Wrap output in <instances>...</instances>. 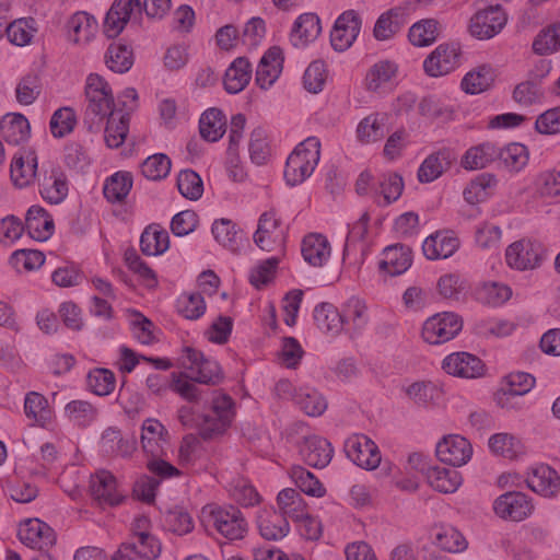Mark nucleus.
<instances>
[{"instance_id":"8","label":"nucleus","mask_w":560,"mask_h":560,"mask_svg":"<svg viewBox=\"0 0 560 560\" xmlns=\"http://www.w3.org/2000/svg\"><path fill=\"white\" fill-rule=\"evenodd\" d=\"M463 328L462 318L452 312L438 313L428 318L422 327V338L430 345H440L453 339Z\"/></svg>"},{"instance_id":"15","label":"nucleus","mask_w":560,"mask_h":560,"mask_svg":"<svg viewBox=\"0 0 560 560\" xmlns=\"http://www.w3.org/2000/svg\"><path fill=\"white\" fill-rule=\"evenodd\" d=\"M18 535L23 545L39 551L54 546L56 542L54 529L38 518H27L22 522Z\"/></svg>"},{"instance_id":"53","label":"nucleus","mask_w":560,"mask_h":560,"mask_svg":"<svg viewBox=\"0 0 560 560\" xmlns=\"http://www.w3.org/2000/svg\"><path fill=\"white\" fill-rule=\"evenodd\" d=\"M385 124V115L372 114L366 116L357 128L358 138L364 143H372L383 139L386 133Z\"/></svg>"},{"instance_id":"10","label":"nucleus","mask_w":560,"mask_h":560,"mask_svg":"<svg viewBox=\"0 0 560 560\" xmlns=\"http://www.w3.org/2000/svg\"><path fill=\"white\" fill-rule=\"evenodd\" d=\"M544 249L540 244L529 240H520L508 246L505 260L509 267L520 271L538 268L542 261Z\"/></svg>"},{"instance_id":"25","label":"nucleus","mask_w":560,"mask_h":560,"mask_svg":"<svg viewBox=\"0 0 560 560\" xmlns=\"http://www.w3.org/2000/svg\"><path fill=\"white\" fill-rule=\"evenodd\" d=\"M66 28L69 42L78 46H85L94 39L98 25L93 15L79 11L69 18Z\"/></svg>"},{"instance_id":"6","label":"nucleus","mask_w":560,"mask_h":560,"mask_svg":"<svg viewBox=\"0 0 560 560\" xmlns=\"http://www.w3.org/2000/svg\"><path fill=\"white\" fill-rule=\"evenodd\" d=\"M202 518L229 540L242 539L248 530L243 513L233 505H207L202 509Z\"/></svg>"},{"instance_id":"20","label":"nucleus","mask_w":560,"mask_h":560,"mask_svg":"<svg viewBox=\"0 0 560 560\" xmlns=\"http://www.w3.org/2000/svg\"><path fill=\"white\" fill-rule=\"evenodd\" d=\"M343 329L351 337L361 335L370 323L369 307L365 300L350 296L341 304Z\"/></svg>"},{"instance_id":"9","label":"nucleus","mask_w":560,"mask_h":560,"mask_svg":"<svg viewBox=\"0 0 560 560\" xmlns=\"http://www.w3.org/2000/svg\"><path fill=\"white\" fill-rule=\"evenodd\" d=\"M347 457L366 470H373L381 464L378 446L364 434H352L345 442Z\"/></svg>"},{"instance_id":"59","label":"nucleus","mask_w":560,"mask_h":560,"mask_svg":"<svg viewBox=\"0 0 560 560\" xmlns=\"http://www.w3.org/2000/svg\"><path fill=\"white\" fill-rule=\"evenodd\" d=\"M86 383L95 395L107 396L115 389L116 378L110 370L94 369L88 374Z\"/></svg>"},{"instance_id":"57","label":"nucleus","mask_w":560,"mask_h":560,"mask_svg":"<svg viewBox=\"0 0 560 560\" xmlns=\"http://www.w3.org/2000/svg\"><path fill=\"white\" fill-rule=\"evenodd\" d=\"M489 447L495 455L513 459L522 453L521 442L509 433H497L490 436Z\"/></svg>"},{"instance_id":"58","label":"nucleus","mask_w":560,"mask_h":560,"mask_svg":"<svg viewBox=\"0 0 560 560\" xmlns=\"http://www.w3.org/2000/svg\"><path fill=\"white\" fill-rule=\"evenodd\" d=\"M493 175L481 174L471 180L464 190V198L470 205L485 201L489 196V189L495 185Z\"/></svg>"},{"instance_id":"52","label":"nucleus","mask_w":560,"mask_h":560,"mask_svg":"<svg viewBox=\"0 0 560 560\" xmlns=\"http://www.w3.org/2000/svg\"><path fill=\"white\" fill-rule=\"evenodd\" d=\"M36 32V22L32 18L16 19L7 26L9 42L20 47L28 45Z\"/></svg>"},{"instance_id":"3","label":"nucleus","mask_w":560,"mask_h":560,"mask_svg":"<svg viewBox=\"0 0 560 560\" xmlns=\"http://www.w3.org/2000/svg\"><path fill=\"white\" fill-rule=\"evenodd\" d=\"M168 444V431L154 418L143 421L141 427V445L143 452L151 456L147 462V468L152 475L161 478H171L179 475V470L162 459L165 446Z\"/></svg>"},{"instance_id":"5","label":"nucleus","mask_w":560,"mask_h":560,"mask_svg":"<svg viewBox=\"0 0 560 560\" xmlns=\"http://www.w3.org/2000/svg\"><path fill=\"white\" fill-rule=\"evenodd\" d=\"M320 158V141L308 137L300 142L288 156L284 167V179L288 185L296 186L304 183L315 171Z\"/></svg>"},{"instance_id":"29","label":"nucleus","mask_w":560,"mask_h":560,"mask_svg":"<svg viewBox=\"0 0 560 560\" xmlns=\"http://www.w3.org/2000/svg\"><path fill=\"white\" fill-rule=\"evenodd\" d=\"M411 262V249L408 246L396 244L384 249L380 269L388 276H399L410 268Z\"/></svg>"},{"instance_id":"33","label":"nucleus","mask_w":560,"mask_h":560,"mask_svg":"<svg viewBox=\"0 0 560 560\" xmlns=\"http://www.w3.org/2000/svg\"><path fill=\"white\" fill-rule=\"evenodd\" d=\"M428 483L441 493H454L463 483V477L454 468L430 466L425 470Z\"/></svg>"},{"instance_id":"38","label":"nucleus","mask_w":560,"mask_h":560,"mask_svg":"<svg viewBox=\"0 0 560 560\" xmlns=\"http://www.w3.org/2000/svg\"><path fill=\"white\" fill-rule=\"evenodd\" d=\"M499 147L493 142H483L469 148L462 158L460 164L465 170L475 171L487 167L498 160Z\"/></svg>"},{"instance_id":"21","label":"nucleus","mask_w":560,"mask_h":560,"mask_svg":"<svg viewBox=\"0 0 560 560\" xmlns=\"http://www.w3.org/2000/svg\"><path fill=\"white\" fill-rule=\"evenodd\" d=\"M459 65V49L455 45H439L424 60V71L430 77L450 73Z\"/></svg>"},{"instance_id":"48","label":"nucleus","mask_w":560,"mask_h":560,"mask_svg":"<svg viewBox=\"0 0 560 560\" xmlns=\"http://www.w3.org/2000/svg\"><path fill=\"white\" fill-rule=\"evenodd\" d=\"M105 63L113 72H127L133 65L131 48L119 42L112 43L105 52Z\"/></svg>"},{"instance_id":"16","label":"nucleus","mask_w":560,"mask_h":560,"mask_svg":"<svg viewBox=\"0 0 560 560\" xmlns=\"http://www.w3.org/2000/svg\"><path fill=\"white\" fill-rule=\"evenodd\" d=\"M472 455V447L467 439L459 434L444 436L436 444V456L453 467L465 465Z\"/></svg>"},{"instance_id":"14","label":"nucleus","mask_w":560,"mask_h":560,"mask_svg":"<svg viewBox=\"0 0 560 560\" xmlns=\"http://www.w3.org/2000/svg\"><path fill=\"white\" fill-rule=\"evenodd\" d=\"M284 231L273 211L264 212L254 234V243L265 252H272L284 244Z\"/></svg>"},{"instance_id":"28","label":"nucleus","mask_w":560,"mask_h":560,"mask_svg":"<svg viewBox=\"0 0 560 560\" xmlns=\"http://www.w3.org/2000/svg\"><path fill=\"white\" fill-rule=\"evenodd\" d=\"M458 247V238L447 231H440L428 236L422 244L424 256L431 260L448 258Z\"/></svg>"},{"instance_id":"51","label":"nucleus","mask_w":560,"mask_h":560,"mask_svg":"<svg viewBox=\"0 0 560 560\" xmlns=\"http://www.w3.org/2000/svg\"><path fill=\"white\" fill-rule=\"evenodd\" d=\"M132 187V176L128 172H117L106 179L103 192L109 202H121Z\"/></svg>"},{"instance_id":"12","label":"nucleus","mask_w":560,"mask_h":560,"mask_svg":"<svg viewBox=\"0 0 560 560\" xmlns=\"http://www.w3.org/2000/svg\"><path fill=\"white\" fill-rule=\"evenodd\" d=\"M506 15L499 4L479 10L470 20V34L479 39H489L505 25Z\"/></svg>"},{"instance_id":"44","label":"nucleus","mask_w":560,"mask_h":560,"mask_svg":"<svg viewBox=\"0 0 560 560\" xmlns=\"http://www.w3.org/2000/svg\"><path fill=\"white\" fill-rule=\"evenodd\" d=\"M226 119L223 113L217 108L206 110L199 120L201 137L210 142H215L225 132Z\"/></svg>"},{"instance_id":"32","label":"nucleus","mask_w":560,"mask_h":560,"mask_svg":"<svg viewBox=\"0 0 560 560\" xmlns=\"http://www.w3.org/2000/svg\"><path fill=\"white\" fill-rule=\"evenodd\" d=\"M37 156L31 150L15 154L11 163V179L16 187L28 186L36 176Z\"/></svg>"},{"instance_id":"23","label":"nucleus","mask_w":560,"mask_h":560,"mask_svg":"<svg viewBox=\"0 0 560 560\" xmlns=\"http://www.w3.org/2000/svg\"><path fill=\"white\" fill-rule=\"evenodd\" d=\"M526 483L530 490L545 498H553L560 492V476L546 464L532 468L526 476Z\"/></svg>"},{"instance_id":"19","label":"nucleus","mask_w":560,"mask_h":560,"mask_svg":"<svg viewBox=\"0 0 560 560\" xmlns=\"http://www.w3.org/2000/svg\"><path fill=\"white\" fill-rule=\"evenodd\" d=\"M398 74V65L390 60H380L366 72L365 89L369 92L386 94L393 91Z\"/></svg>"},{"instance_id":"45","label":"nucleus","mask_w":560,"mask_h":560,"mask_svg":"<svg viewBox=\"0 0 560 560\" xmlns=\"http://www.w3.org/2000/svg\"><path fill=\"white\" fill-rule=\"evenodd\" d=\"M170 247V236L165 230L159 226H148L140 237L141 252L147 256H158Z\"/></svg>"},{"instance_id":"18","label":"nucleus","mask_w":560,"mask_h":560,"mask_svg":"<svg viewBox=\"0 0 560 560\" xmlns=\"http://www.w3.org/2000/svg\"><path fill=\"white\" fill-rule=\"evenodd\" d=\"M299 454L308 466L325 468L332 459L334 448L325 438L308 435L300 442Z\"/></svg>"},{"instance_id":"64","label":"nucleus","mask_w":560,"mask_h":560,"mask_svg":"<svg viewBox=\"0 0 560 560\" xmlns=\"http://www.w3.org/2000/svg\"><path fill=\"white\" fill-rule=\"evenodd\" d=\"M560 48V24L542 30L533 43V49L538 55H548Z\"/></svg>"},{"instance_id":"46","label":"nucleus","mask_w":560,"mask_h":560,"mask_svg":"<svg viewBox=\"0 0 560 560\" xmlns=\"http://www.w3.org/2000/svg\"><path fill=\"white\" fill-rule=\"evenodd\" d=\"M294 402L310 417H318L327 409L325 397L315 388L301 387L294 395Z\"/></svg>"},{"instance_id":"47","label":"nucleus","mask_w":560,"mask_h":560,"mask_svg":"<svg viewBox=\"0 0 560 560\" xmlns=\"http://www.w3.org/2000/svg\"><path fill=\"white\" fill-rule=\"evenodd\" d=\"M407 397L417 406L429 408L441 398V390L432 382H415L405 388Z\"/></svg>"},{"instance_id":"2","label":"nucleus","mask_w":560,"mask_h":560,"mask_svg":"<svg viewBox=\"0 0 560 560\" xmlns=\"http://www.w3.org/2000/svg\"><path fill=\"white\" fill-rule=\"evenodd\" d=\"M235 417V400L223 392H215L210 408L197 417L196 429L203 441H215L229 431Z\"/></svg>"},{"instance_id":"7","label":"nucleus","mask_w":560,"mask_h":560,"mask_svg":"<svg viewBox=\"0 0 560 560\" xmlns=\"http://www.w3.org/2000/svg\"><path fill=\"white\" fill-rule=\"evenodd\" d=\"M182 366L189 374V378L198 384L215 386L224 380L221 365L191 347L183 349Z\"/></svg>"},{"instance_id":"34","label":"nucleus","mask_w":560,"mask_h":560,"mask_svg":"<svg viewBox=\"0 0 560 560\" xmlns=\"http://www.w3.org/2000/svg\"><path fill=\"white\" fill-rule=\"evenodd\" d=\"M301 252L304 260L311 266L322 267L328 261L331 248L324 235L312 233L303 238Z\"/></svg>"},{"instance_id":"41","label":"nucleus","mask_w":560,"mask_h":560,"mask_svg":"<svg viewBox=\"0 0 560 560\" xmlns=\"http://www.w3.org/2000/svg\"><path fill=\"white\" fill-rule=\"evenodd\" d=\"M39 192L44 200L51 205H58L65 200L68 195V180L60 170H52L44 177Z\"/></svg>"},{"instance_id":"35","label":"nucleus","mask_w":560,"mask_h":560,"mask_svg":"<svg viewBox=\"0 0 560 560\" xmlns=\"http://www.w3.org/2000/svg\"><path fill=\"white\" fill-rule=\"evenodd\" d=\"M257 526L262 538L279 540L284 538L290 530L285 517L273 510H264L257 516Z\"/></svg>"},{"instance_id":"11","label":"nucleus","mask_w":560,"mask_h":560,"mask_svg":"<svg viewBox=\"0 0 560 560\" xmlns=\"http://www.w3.org/2000/svg\"><path fill=\"white\" fill-rule=\"evenodd\" d=\"M533 510L530 499L518 491L505 492L493 502V511L502 520L520 522L527 518Z\"/></svg>"},{"instance_id":"4","label":"nucleus","mask_w":560,"mask_h":560,"mask_svg":"<svg viewBox=\"0 0 560 560\" xmlns=\"http://www.w3.org/2000/svg\"><path fill=\"white\" fill-rule=\"evenodd\" d=\"M86 109L84 125L88 130H100L104 119L115 113L114 97L109 84L98 74L91 73L85 82Z\"/></svg>"},{"instance_id":"13","label":"nucleus","mask_w":560,"mask_h":560,"mask_svg":"<svg viewBox=\"0 0 560 560\" xmlns=\"http://www.w3.org/2000/svg\"><path fill=\"white\" fill-rule=\"evenodd\" d=\"M161 551V542L155 536L141 535L132 541L121 544L112 560H155Z\"/></svg>"},{"instance_id":"17","label":"nucleus","mask_w":560,"mask_h":560,"mask_svg":"<svg viewBox=\"0 0 560 560\" xmlns=\"http://www.w3.org/2000/svg\"><path fill=\"white\" fill-rule=\"evenodd\" d=\"M361 30L359 14L349 10L343 12L335 22L330 33V43L335 50L345 51L355 40Z\"/></svg>"},{"instance_id":"39","label":"nucleus","mask_w":560,"mask_h":560,"mask_svg":"<svg viewBox=\"0 0 560 560\" xmlns=\"http://www.w3.org/2000/svg\"><path fill=\"white\" fill-rule=\"evenodd\" d=\"M252 78V67L246 58H236L226 69L224 75V88L230 94H237L243 91Z\"/></svg>"},{"instance_id":"60","label":"nucleus","mask_w":560,"mask_h":560,"mask_svg":"<svg viewBox=\"0 0 560 560\" xmlns=\"http://www.w3.org/2000/svg\"><path fill=\"white\" fill-rule=\"evenodd\" d=\"M196 383L189 378L187 372L172 373L170 388L189 402H199L201 400V392Z\"/></svg>"},{"instance_id":"61","label":"nucleus","mask_w":560,"mask_h":560,"mask_svg":"<svg viewBox=\"0 0 560 560\" xmlns=\"http://www.w3.org/2000/svg\"><path fill=\"white\" fill-rule=\"evenodd\" d=\"M177 188L186 199L198 200L203 192V183L195 171L184 170L177 176Z\"/></svg>"},{"instance_id":"1","label":"nucleus","mask_w":560,"mask_h":560,"mask_svg":"<svg viewBox=\"0 0 560 560\" xmlns=\"http://www.w3.org/2000/svg\"><path fill=\"white\" fill-rule=\"evenodd\" d=\"M171 8V0H115L109 8L105 21L104 33L107 37L118 36L127 22L139 20L142 9L152 19L163 18Z\"/></svg>"},{"instance_id":"43","label":"nucleus","mask_w":560,"mask_h":560,"mask_svg":"<svg viewBox=\"0 0 560 560\" xmlns=\"http://www.w3.org/2000/svg\"><path fill=\"white\" fill-rule=\"evenodd\" d=\"M452 163L450 152L441 150L430 154L418 170V179L421 183H431L438 179Z\"/></svg>"},{"instance_id":"62","label":"nucleus","mask_w":560,"mask_h":560,"mask_svg":"<svg viewBox=\"0 0 560 560\" xmlns=\"http://www.w3.org/2000/svg\"><path fill=\"white\" fill-rule=\"evenodd\" d=\"M171 166V160L166 154L156 153L143 161L141 173L148 179L160 180L168 175Z\"/></svg>"},{"instance_id":"27","label":"nucleus","mask_w":560,"mask_h":560,"mask_svg":"<svg viewBox=\"0 0 560 560\" xmlns=\"http://www.w3.org/2000/svg\"><path fill=\"white\" fill-rule=\"evenodd\" d=\"M91 492L101 504L117 505L124 499L116 478L107 470H101L92 477Z\"/></svg>"},{"instance_id":"36","label":"nucleus","mask_w":560,"mask_h":560,"mask_svg":"<svg viewBox=\"0 0 560 560\" xmlns=\"http://www.w3.org/2000/svg\"><path fill=\"white\" fill-rule=\"evenodd\" d=\"M28 234L36 241H46L54 233V220L51 215L40 206H32L25 219Z\"/></svg>"},{"instance_id":"49","label":"nucleus","mask_w":560,"mask_h":560,"mask_svg":"<svg viewBox=\"0 0 560 560\" xmlns=\"http://www.w3.org/2000/svg\"><path fill=\"white\" fill-rule=\"evenodd\" d=\"M65 416L78 427H89L98 417V410L88 400L75 399L65 406Z\"/></svg>"},{"instance_id":"24","label":"nucleus","mask_w":560,"mask_h":560,"mask_svg":"<svg viewBox=\"0 0 560 560\" xmlns=\"http://www.w3.org/2000/svg\"><path fill=\"white\" fill-rule=\"evenodd\" d=\"M283 51L278 46L270 47L261 57L257 70L255 81L262 90H268L278 80L283 68Z\"/></svg>"},{"instance_id":"26","label":"nucleus","mask_w":560,"mask_h":560,"mask_svg":"<svg viewBox=\"0 0 560 560\" xmlns=\"http://www.w3.org/2000/svg\"><path fill=\"white\" fill-rule=\"evenodd\" d=\"M535 385V377L525 372H514L505 376L502 387L495 395L498 405L510 407V399L527 394Z\"/></svg>"},{"instance_id":"55","label":"nucleus","mask_w":560,"mask_h":560,"mask_svg":"<svg viewBox=\"0 0 560 560\" xmlns=\"http://www.w3.org/2000/svg\"><path fill=\"white\" fill-rule=\"evenodd\" d=\"M24 411L28 419H32L40 427H45L50 420V410L47 399L36 392H31L26 395Z\"/></svg>"},{"instance_id":"37","label":"nucleus","mask_w":560,"mask_h":560,"mask_svg":"<svg viewBox=\"0 0 560 560\" xmlns=\"http://www.w3.org/2000/svg\"><path fill=\"white\" fill-rule=\"evenodd\" d=\"M0 132L7 142L20 144L30 138V122L22 114L9 113L0 120Z\"/></svg>"},{"instance_id":"63","label":"nucleus","mask_w":560,"mask_h":560,"mask_svg":"<svg viewBox=\"0 0 560 560\" xmlns=\"http://www.w3.org/2000/svg\"><path fill=\"white\" fill-rule=\"evenodd\" d=\"M511 288L499 282L483 283L477 292V296L480 302L492 306L503 304L511 298Z\"/></svg>"},{"instance_id":"30","label":"nucleus","mask_w":560,"mask_h":560,"mask_svg":"<svg viewBox=\"0 0 560 560\" xmlns=\"http://www.w3.org/2000/svg\"><path fill=\"white\" fill-rule=\"evenodd\" d=\"M100 448L106 455L128 457L137 450V441L122 436L119 429L109 427L101 435Z\"/></svg>"},{"instance_id":"31","label":"nucleus","mask_w":560,"mask_h":560,"mask_svg":"<svg viewBox=\"0 0 560 560\" xmlns=\"http://www.w3.org/2000/svg\"><path fill=\"white\" fill-rule=\"evenodd\" d=\"M320 31L319 18L314 13H303L293 24L290 40L294 47L302 48L314 42Z\"/></svg>"},{"instance_id":"40","label":"nucleus","mask_w":560,"mask_h":560,"mask_svg":"<svg viewBox=\"0 0 560 560\" xmlns=\"http://www.w3.org/2000/svg\"><path fill=\"white\" fill-rule=\"evenodd\" d=\"M313 317L317 328L331 336H337L343 330L341 308L338 310L330 303H320L314 308Z\"/></svg>"},{"instance_id":"50","label":"nucleus","mask_w":560,"mask_h":560,"mask_svg":"<svg viewBox=\"0 0 560 560\" xmlns=\"http://www.w3.org/2000/svg\"><path fill=\"white\" fill-rule=\"evenodd\" d=\"M404 24L401 10L390 9L377 19L373 35L377 40L390 39L402 28Z\"/></svg>"},{"instance_id":"54","label":"nucleus","mask_w":560,"mask_h":560,"mask_svg":"<svg viewBox=\"0 0 560 560\" xmlns=\"http://www.w3.org/2000/svg\"><path fill=\"white\" fill-rule=\"evenodd\" d=\"M440 25L436 20L425 19L415 23L409 28V40L412 45L423 47L436 40Z\"/></svg>"},{"instance_id":"42","label":"nucleus","mask_w":560,"mask_h":560,"mask_svg":"<svg viewBox=\"0 0 560 560\" xmlns=\"http://www.w3.org/2000/svg\"><path fill=\"white\" fill-rule=\"evenodd\" d=\"M104 139L108 148H119L129 131V114L122 113V109L112 113L107 116Z\"/></svg>"},{"instance_id":"56","label":"nucleus","mask_w":560,"mask_h":560,"mask_svg":"<svg viewBox=\"0 0 560 560\" xmlns=\"http://www.w3.org/2000/svg\"><path fill=\"white\" fill-rule=\"evenodd\" d=\"M498 160L513 172H520L528 162L527 148L522 143H510L504 148L499 147Z\"/></svg>"},{"instance_id":"22","label":"nucleus","mask_w":560,"mask_h":560,"mask_svg":"<svg viewBox=\"0 0 560 560\" xmlns=\"http://www.w3.org/2000/svg\"><path fill=\"white\" fill-rule=\"evenodd\" d=\"M443 370L454 376L463 378H476L483 375L482 361L468 352H455L447 355L442 363Z\"/></svg>"}]
</instances>
